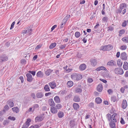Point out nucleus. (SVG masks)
I'll list each match as a JSON object with an SVG mask.
<instances>
[{"label": "nucleus", "instance_id": "obj_1", "mask_svg": "<svg viewBox=\"0 0 128 128\" xmlns=\"http://www.w3.org/2000/svg\"><path fill=\"white\" fill-rule=\"evenodd\" d=\"M106 118L108 121L110 126L111 128H116L115 123L117 122L118 114L117 113H114L111 115L110 114H106Z\"/></svg>", "mask_w": 128, "mask_h": 128}, {"label": "nucleus", "instance_id": "obj_2", "mask_svg": "<svg viewBox=\"0 0 128 128\" xmlns=\"http://www.w3.org/2000/svg\"><path fill=\"white\" fill-rule=\"evenodd\" d=\"M71 78L74 80H79L82 78V76L77 73H73L71 76Z\"/></svg>", "mask_w": 128, "mask_h": 128}, {"label": "nucleus", "instance_id": "obj_3", "mask_svg": "<svg viewBox=\"0 0 128 128\" xmlns=\"http://www.w3.org/2000/svg\"><path fill=\"white\" fill-rule=\"evenodd\" d=\"M113 48L112 46L110 44L102 46L100 48V50L103 51H108L111 50Z\"/></svg>", "mask_w": 128, "mask_h": 128}, {"label": "nucleus", "instance_id": "obj_4", "mask_svg": "<svg viewBox=\"0 0 128 128\" xmlns=\"http://www.w3.org/2000/svg\"><path fill=\"white\" fill-rule=\"evenodd\" d=\"M114 72L116 74L120 75H122L124 73L123 70L118 68H116L114 70Z\"/></svg>", "mask_w": 128, "mask_h": 128}, {"label": "nucleus", "instance_id": "obj_5", "mask_svg": "<svg viewBox=\"0 0 128 128\" xmlns=\"http://www.w3.org/2000/svg\"><path fill=\"white\" fill-rule=\"evenodd\" d=\"M120 58L122 60H126L127 59V54L125 52H122L120 54Z\"/></svg>", "mask_w": 128, "mask_h": 128}, {"label": "nucleus", "instance_id": "obj_6", "mask_svg": "<svg viewBox=\"0 0 128 128\" xmlns=\"http://www.w3.org/2000/svg\"><path fill=\"white\" fill-rule=\"evenodd\" d=\"M90 62L91 65L93 66H95L97 64V60L96 59H91L90 60Z\"/></svg>", "mask_w": 128, "mask_h": 128}, {"label": "nucleus", "instance_id": "obj_7", "mask_svg": "<svg viewBox=\"0 0 128 128\" xmlns=\"http://www.w3.org/2000/svg\"><path fill=\"white\" fill-rule=\"evenodd\" d=\"M13 99H10L7 102V104L9 105L11 108L13 107L14 106V103L13 102Z\"/></svg>", "mask_w": 128, "mask_h": 128}, {"label": "nucleus", "instance_id": "obj_8", "mask_svg": "<svg viewBox=\"0 0 128 128\" xmlns=\"http://www.w3.org/2000/svg\"><path fill=\"white\" fill-rule=\"evenodd\" d=\"M26 76L27 77V80L28 81L30 82H32L33 80V78L32 75L30 73H28L26 74Z\"/></svg>", "mask_w": 128, "mask_h": 128}, {"label": "nucleus", "instance_id": "obj_9", "mask_svg": "<svg viewBox=\"0 0 128 128\" xmlns=\"http://www.w3.org/2000/svg\"><path fill=\"white\" fill-rule=\"evenodd\" d=\"M107 65L110 66H116L115 61L113 60H112L109 61L107 63Z\"/></svg>", "mask_w": 128, "mask_h": 128}, {"label": "nucleus", "instance_id": "obj_10", "mask_svg": "<svg viewBox=\"0 0 128 128\" xmlns=\"http://www.w3.org/2000/svg\"><path fill=\"white\" fill-rule=\"evenodd\" d=\"M50 110L51 112L53 114H56L58 112L57 109L54 106L50 107Z\"/></svg>", "mask_w": 128, "mask_h": 128}, {"label": "nucleus", "instance_id": "obj_11", "mask_svg": "<svg viewBox=\"0 0 128 128\" xmlns=\"http://www.w3.org/2000/svg\"><path fill=\"white\" fill-rule=\"evenodd\" d=\"M0 59L1 60L2 62L6 61L8 60V58L7 56L4 55H2L0 57Z\"/></svg>", "mask_w": 128, "mask_h": 128}, {"label": "nucleus", "instance_id": "obj_12", "mask_svg": "<svg viewBox=\"0 0 128 128\" xmlns=\"http://www.w3.org/2000/svg\"><path fill=\"white\" fill-rule=\"evenodd\" d=\"M127 106V104L126 100H123L122 101V108L123 109H125Z\"/></svg>", "mask_w": 128, "mask_h": 128}, {"label": "nucleus", "instance_id": "obj_13", "mask_svg": "<svg viewBox=\"0 0 128 128\" xmlns=\"http://www.w3.org/2000/svg\"><path fill=\"white\" fill-rule=\"evenodd\" d=\"M86 67V65L84 64H81L79 66V68L81 70H85Z\"/></svg>", "mask_w": 128, "mask_h": 128}, {"label": "nucleus", "instance_id": "obj_14", "mask_svg": "<svg viewBox=\"0 0 128 128\" xmlns=\"http://www.w3.org/2000/svg\"><path fill=\"white\" fill-rule=\"evenodd\" d=\"M44 96L43 93L41 92H38L36 94V97L38 98H41Z\"/></svg>", "mask_w": 128, "mask_h": 128}, {"label": "nucleus", "instance_id": "obj_15", "mask_svg": "<svg viewBox=\"0 0 128 128\" xmlns=\"http://www.w3.org/2000/svg\"><path fill=\"white\" fill-rule=\"evenodd\" d=\"M73 107L75 110L78 111L80 108L79 104L76 103H74L73 104Z\"/></svg>", "mask_w": 128, "mask_h": 128}, {"label": "nucleus", "instance_id": "obj_16", "mask_svg": "<svg viewBox=\"0 0 128 128\" xmlns=\"http://www.w3.org/2000/svg\"><path fill=\"white\" fill-rule=\"evenodd\" d=\"M48 101V104L50 106L52 107L55 106V104L52 98L49 99Z\"/></svg>", "mask_w": 128, "mask_h": 128}, {"label": "nucleus", "instance_id": "obj_17", "mask_svg": "<svg viewBox=\"0 0 128 128\" xmlns=\"http://www.w3.org/2000/svg\"><path fill=\"white\" fill-rule=\"evenodd\" d=\"M103 88L102 85V84H99L97 86L96 88L98 92H101L102 91Z\"/></svg>", "mask_w": 128, "mask_h": 128}, {"label": "nucleus", "instance_id": "obj_18", "mask_svg": "<svg viewBox=\"0 0 128 128\" xmlns=\"http://www.w3.org/2000/svg\"><path fill=\"white\" fill-rule=\"evenodd\" d=\"M73 100L75 102H78L80 101V99L78 95H76L74 96Z\"/></svg>", "mask_w": 128, "mask_h": 128}, {"label": "nucleus", "instance_id": "obj_19", "mask_svg": "<svg viewBox=\"0 0 128 128\" xmlns=\"http://www.w3.org/2000/svg\"><path fill=\"white\" fill-rule=\"evenodd\" d=\"M44 75L43 73L41 71L38 72L36 74L37 76L40 78H42L43 76Z\"/></svg>", "mask_w": 128, "mask_h": 128}, {"label": "nucleus", "instance_id": "obj_20", "mask_svg": "<svg viewBox=\"0 0 128 128\" xmlns=\"http://www.w3.org/2000/svg\"><path fill=\"white\" fill-rule=\"evenodd\" d=\"M48 84L52 89H54L56 86V84L54 82H50Z\"/></svg>", "mask_w": 128, "mask_h": 128}, {"label": "nucleus", "instance_id": "obj_21", "mask_svg": "<svg viewBox=\"0 0 128 128\" xmlns=\"http://www.w3.org/2000/svg\"><path fill=\"white\" fill-rule=\"evenodd\" d=\"M54 100L55 102L57 104L60 102V100L59 97L58 96H56L54 98Z\"/></svg>", "mask_w": 128, "mask_h": 128}, {"label": "nucleus", "instance_id": "obj_22", "mask_svg": "<svg viewBox=\"0 0 128 128\" xmlns=\"http://www.w3.org/2000/svg\"><path fill=\"white\" fill-rule=\"evenodd\" d=\"M123 68L125 70H128V63L126 62H124V63Z\"/></svg>", "mask_w": 128, "mask_h": 128}, {"label": "nucleus", "instance_id": "obj_23", "mask_svg": "<svg viewBox=\"0 0 128 128\" xmlns=\"http://www.w3.org/2000/svg\"><path fill=\"white\" fill-rule=\"evenodd\" d=\"M53 71V70L50 69H48L45 72V74L47 76H49Z\"/></svg>", "mask_w": 128, "mask_h": 128}, {"label": "nucleus", "instance_id": "obj_24", "mask_svg": "<svg viewBox=\"0 0 128 128\" xmlns=\"http://www.w3.org/2000/svg\"><path fill=\"white\" fill-rule=\"evenodd\" d=\"M126 7V4L124 3H123L120 4L119 7L122 10L123 9H125Z\"/></svg>", "mask_w": 128, "mask_h": 128}, {"label": "nucleus", "instance_id": "obj_25", "mask_svg": "<svg viewBox=\"0 0 128 128\" xmlns=\"http://www.w3.org/2000/svg\"><path fill=\"white\" fill-rule=\"evenodd\" d=\"M43 120L42 116H37L35 118V121L36 122H40L42 121Z\"/></svg>", "mask_w": 128, "mask_h": 128}, {"label": "nucleus", "instance_id": "obj_26", "mask_svg": "<svg viewBox=\"0 0 128 128\" xmlns=\"http://www.w3.org/2000/svg\"><path fill=\"white\" fill-rule=\"evenodd\" d=\"M58 115L59 118H61L64 116V113L62 111H59L58 113Z\"/></svg>", "mask_w": 128, "mask_h": 128}, {"label": "nucleus", "instance_id": "obj_27", "mask_svg": "<svg viewBox=\"0 0 128 128\" xmlns=\"http://www.w3.org/2000/svg\"><path fill=\"white\" fill-rule=\"evenodd\" d=\"M96 102L98 104H100L102 102V99L99 97L96 98L95 99Z\"/></svg>", "mask_w": 128, "mask_h": 128}, {"label": "nucleus", "instance_id": "obj_28", "mask_svg": "<svg viewBox=\"0 0 128 128\" xmlns=\"http://www.w3.org/2000/svg\"><path fill=\"white\" fill-rule=\"evenodd\" d=\"M75 91L76 92L81 93L82 92V89L78 87H76L74 89Z\"/></svg>", "mask_w": 128, "mask_h": 128}, {"label": "nucleus", "instance_id": "obj_29", "mask_svg": "<svg viewBox=\"0 0 128 128\" xmlns=\"http://www.w3.org/2000/svg\"><path fill=\"white\" fill-rule=\"evenodd\" d=\"M27 31V33H29L30 35L31 34V32L32 31V29H31L30 27H28V28L26 30Z\"/></svg>", "mask_w": 128, "mask_h": 128}, {"label": "nucleus", "instance_id": "obj_30", "mask_svg": "<svg viewBox=\"0 0 128 128\" xmlns=\"http://www.w3.org/2000/svg\"><path fill=\"white\" fill-rule=\"evenodd\" d=\"M122 62L120 60L118 59L117 62V65L119 67H121L122 66Z\"/></svg>", "mask_w": 128, "mask_h": 128}, {"label": "nucleus", "instance_id": "obj_31", "mask_svg": "<svg viewBox=\"0 0 128 128\" xmlns=\"http://www.w3.org/2000/svg\"><path fill=\"white\" fill-rule=\"evenodd\" d=\"M44 89L45 90L46 92H49L50 90V87L48 84L45 85Z\"/></svg>", "mask_w": 128, "mask_h": 128}, {"label": "nucleus", "instance_id": "obj_32", "mask_svg": "<svg viewBox=\"0 0 128 128\" xmlns=\"http://www.w3.org/2000/svg\"><path fill=\"white\" fill-rule=\"evenodd\" d=\"M13 112H14L18 113L19 112L18 108L16 107L14 108H12Z\"/></svg>", "mask_w": 128, "mask_h": 128}, {"label": "nucleus", "instance_id": "obj_33", "mask_svg": "<svg viewBox=\"0 0 128 128\" xmlns=\"http://www.w3.org/2000/svg\"><path fill=\"white\" fill-rule=\"evenodd\" d=\"M56 43L54 42L52 43L49 46V48L50 49H52L54 48L56 46Z\"/></svg>", "mask_w": 128, "mask_h": 128}, {"label": "nucleus", "instance_id": "obj_34", "mask_svg": "<svg viewBox=\"0 0 128 128\" xmlns=\"http://www.w3.org/2000/svg\"><path fill=\"white\" fill-rule=\"evenodd\" d=\"M122 40L126 43H128V36H127L122 38Z\"/></svg>", "mask_w": 128, "mask_h": 128}, {"label": "nucleus", "instance_id": "obj_35", "mask_svg": "<svg viewBox=\"0 0 128 128\" xmlns=\"http://www.w3.org/2000/svg\"><path fill=\"white\" fill-rule=\"evenodd\" d=\"M67 84L69 87H70L73 86V83L72 82L70 81L67 82Z\"/></svg>", "mask_w": 128, "mask_h": 128}, {"label": "nucleus", "instance_id": "obj_36", "mask_svg": "<svg viewBox=\"0 0 128 128\" xmlns=\"http://www.w3.org/2000/svg\"><path fill=\"white\" fill-rule=\"evenodd\" d=\"M39 108V106L38 104H34L33 105V106L32 107V112L34 111L35 109Z\"/></svg>", "mask_w": 128, "mask_h": 128}, {"label": "nucleus", "instance_id": "obj_37", "mask_svg": "<svg viewBox=\"0 0 128 128\" xmlns=\"http://www.w3.org/2000/svg\"><path fill=\"white\" fill-rule=\"evenodd\" d=\"M125 31L124 30L122 29L120 30L119 32V36H121L122 34H123L124 33Z\"/></svg>", "mask_w": 128, "mask_h": 128}, {"label": "nucleus", "instance_id": "obj_38", "mask_svg": "<svg viewBox=\"0 0 128 128\" xmlns=\"http://www.w3.org/2000/svg\"><path fill=\"white\" fill-rule=\"evenodd\" d=\"M72 94H70L65 97V99L66 100H68L72 97Z\"/></svg>", "mask_w": 128, "mask_h": 128}, {"label": "nucleus", "instance_id": "obj_39", "mask_svg": "<svg viewBox=\"0 0 128 128\" xmlns=\"http://www.w3.org/2000/svg\"><path fill=\"white\" fill-rule=\"evenodd\" d=\"M127 48V46L126 45H123L121 46L120 49L122 50H126Z\"/></svg>", "mask_w": 128, "mask_h": 128}, {"label": "nucleus", "instance_id": "obj_40", "mask_svg": "<svg viewBox=\"0 0 128 128\" xmlns=\"http://www.w3.org/2000/svg\"><path fill=\"white\" fill-rule=\"evenodd\" d=\"M75 36L76 38H78L80 36V33L78 32H76L75 33Z\"/></svg>", "mask_w": 128, "mask_h": 128}, {"label": "nucleus", "instance_id": "obj_41", "mask_svg": "<svg viewBox=\"0 0 128 128\" xmlns=\"http://www.w3.org/2000/svg\"><path fill=\"white\" fill-rule=\"evenodd\" d=\"M9 122L10 121L8 120H4L2 124L4 125L5 126L8 124Z\"/></svg>", "mask_w": 128, "mask_h": 128}, {"label": "nucleus", "instance_id": "obj_42", "mask_svg": "<svg viewBox=\"0 0 128 128\" xmlns=\"http://www.w3.org/2000/svg\"><path fill=\"white\" fill-rule=\"evenodd\" d=\"M116 100V96H113L111 97V100L114 102H115Z\"/></svg>", "mask_w": 128, "mask_h": 128}, {"label": "nucleus", "instance_id": "obj_43", "mask_svg": "<svg viewBox=\"0 0 128 128\" xmlns=\"http://www.w3.org/2000/svg\"><path fill=\"white\" fill-rule=\"evenodd\" d=\"M122 10L119 7V8H116V12L117 14H120L122 12Z\"/></svg>", "mask_w": 128, "mask_h": 128}, {"label": "nucleus", "instance_id": "obj_44", "mask_svg": "<svg viewBox=\"0 0 128 128\" xmlns=\"http://www.w3.org/2000/svg\"><path fill=\"white\" fill-rule=\"evenodd\" d=\"M55 107L57 110H59L62 108V106L60 104H56Z\"/></svg>", "mask_w": 128, "mask_h": 128}, {"label": "nucleus", "instance_id": "obj_45", "mask_svg": "<svg viewBox=\"0 0 128 128\" xmlns=\"http://www.w3.org/2000/svg\"><path fill=\"white\" fill-rule=\"evenodd\" d=\"M88 106L90 108H94V103L93 102L90 103L88 104Z\"/></svg>", "mask_w": 128, "mask_h": 128}, {"label": "nucleus", "instance_id": "obj_46", "mask_svg": "<svg viewBox=\"0 0 128 128\" xmlns=\"http://www.w3.org/2000/svg\"><path fill=\"white\" fill-rule=\"evenodd\" d=\"M8 120H12L14 121L16 120V118L14 116H9L8 118Z\"/></svg>", "mask_w": 128, "mask_h": 128}, {"label": "nucleus", "instance_id": "obj_47", "mask_svg": "<svg viewBox=\"0 0 128 128\" xmlns=\"http://www.w3.org/2000/svg\"><path fill=\"white\" fill-rule=\"evenodd\" d=\"M30 96L32 97L33 99H36V96L35 94L33 92H31L30 94Z\"/></svg>", "mask_w": 128, "mask_h": 128}, {"label": "nucleus", "instance_id": "obj_48", "mask_svg": "<svg viewBox=\"0 0 128 128\" xmlns=\"http://www.w3.org/2000/svg\"><path fill=\"white\" fill-rule=\"evenodd\" d=\"M9 108L8 105H6L4 107V110L5 111H7L9 110Z\"/></svg>", "mask_w": 128, "mask_h": 128}, {"label": "nucleus", "instance_id": "obj_49", "mask_svg": "<svg viewBox=\"0 0 128 128\" xmlns=\"http://www.w3.org/2000/svg\"><path fill=\"white\" fill-rule=\"evenodd\" d=\"M87 80L88 82L90 83L93 82V80L92 78H88Z\"/></svg>", "mask_w": 128, "mask_h": 128}, {"label": "nucleus", "instance_id": "obj_50", "mask_svg": "<svg viewBox=\"0 0 128 128\" xmlns=\"http://www.w3.org/2000/svg\"><path fill=\"white\" fill-rule=\"evenodd\" d=\"M127 24L126 22V20H124V22L122 23V27H125L126 25Z\"/></svg>", "mask_w": 128, "mask_h": 128}, {"label": "nucleus", "instance_id": "obj_51", "mask_svg": "<svg viewBox=\"0 0 128 128\" xmlns=\"http://www.w3.org/2000/svg\"><path fill=\"white\" fill-rule=\"evenodd\" d=\"M31 121V119L30 118H28L27 119V120L26 121L25 124H26L28 125H29L30 124V122Z\"/></svg>", "mask_w": 128, "mask_h": 128}, {"label": "nucleus", "instance_id": "obj_52", "mask_svg": "<svg viewBox=\"0 0 128 128\" xmlns=\"http://www.w3.org/2000/svg\"><path fill=\"white\" fill-rule=\"evenodd\" d=\"M120 122L121 124H125V122L124 120L122 117H121L120 118Z\"/></svg>", "mask_w": 128, "mask_h": 128}, {"label": "nucleus", "instance_id": "obj_53", "mask_svg": "<svg viewBox=\"0 0 128 128\" xmlns=\"http://www.w3.org/2000/svg\"><path fill=\"white\" fill-rule=\"evenodd\" d=\"M108 20V18L106 16H104L102 19V20L104 22H106Z\"/></svg>", "mask_w": 128, "mask_h": 128}, {"label": "nucleus", "instance_id": "obj_54", "mask_svg": "<svg viewBox=\"0 0 128 128\" xmlns=\"http://www.w3.org/2000/svg\"><path fill=\"white\" fill-rule=\"evenodd\" d=\"M70 16V15H67L64 18L66 21H67L69 19Z\"/></svg>", "mask_w": 128, "mask_h": 128}, {"label": "nucleus", "instance_id": "obj_55", "mask_svg": "<svg viewBox=\"0 0 128 128\" xmlns=\"http://www.w3.org/2000/svg\"><path fill=\"white\" fill-rule=\"evenodd\" d=\"M29 126V125L25 123L22 125V128H28Z\"/></svg>", "mask_w": 128, "mask_h": 128}, {"label": "nucleus", "instance_id": "obj_56", "mask_svg": "<svg viewBox=\"0 0 128 128\" xmlns=\"http://www.w3.org/2000/svg\"><path fill=\"white\" fill-rule=\"evenodd\" d=\"M41 126L40 125H35L34 126H32V128H39Z\"/></svg>", "mask_w": 128, "mask_h": 128}, {"label": "nucleus", "instance_id": "obj_57", "mask_svg": "<svg viewBox=\"0 0 128 128\" xmlns=\"http://www.w3.org/2000/svg\"><path fill=\"white\" fill-rule=\"evenodd\" d=\"M28 72L31 73L33 76H35L36 74V72L34 71H29Z\"/></svg>", "mask_w": 128, "mask_h": 128}, {"label": "nucleus", "instance_id": "obj_58", "mask_svg": "<svg viewBox=\"0 0 128 128\" xmlns=\"http://www.w3.org/2000/svg\"><path fill=\"white\" fill-rule=\"evenodd\" d=\"M107 92L109 94H110L112 93L113 91L111 89H109L108 90Z\"/></svg>", "mask_w": 128, "mask_h": 128}, {"label": "nucleus", "instance_id": "obj_59", "mask_svg": "<svg viewBox=\"0 0 128 128\" xmlns=\"http://www.w3.org/2000/svg\"><path fill=\"white\" fill-rule=\"evenodd\" d=\"M108 31L109 30L112 31L114 29L113 27L111 26L108 27Z\"/></svg>", "mask_w": 128, "mask_h": 128}, {"label": "nucleus", "instance_id": "obj_60", "mask_svg": "<svg viewBox=\"0 0 128 128\" xmlns=\"http://www.w3.org/2000/svg\"><path fill=\"white\" fill-rule=\"evenodd\" d=\"M15 23V22H14L12 24L10 27V30H11L14 27V26Z\"/></svg>", "mask_w": 128, "mask_h": 128}, {"label": "nucleus", "instance_id": "obj_61", "mask_svg": "<svg viewBox=\"0 0 128 128\" xmlns=\"http://www.w3.org/2000/svg\"><path fill=\"white\" fill-rule=\"evenodd\" d=\"M77 56L78 58H81L82 56V54L80 53H78L77 55Z\"/></svg>", "mask_w": 128, "mask_h": 128}, {"label": "nucleus", "instance_id": "obj_62", "mask_svg": "<svg viewBox=\"0 0 128 128\" xmlns=\"http://www.w3.org/2000/svg\"><path fill=\"white\" fill-rule=\"evenodd\" d=\"M100 81H102L105 84H106L107 82V81L104 79L100 78Z\"/></svg>", "mask_w": 128, "mask_h": 128}, {"label": "nucleus", "instance_id": "obj_63", "mask_svg": "<svg viewBox=\"0 0 128 128\" xmlns=\"http://www.w3.org/2000/svg\"><path fill=\"white\" fill-rule=\"evenodd\" d=\"M19 79H20L21 80V82L22 83L24 81V78L22 76H20L19 78Z\"/></svg>", "mask_w": 128, "mask_h": 128}, {"label": "nucleus", "instance_id": "obj_64", "mask_svg": "<svg viewBox=\"0 0 128 128\" xmlns=\"http://www.w3.org/2000/svg\"><path fill=\"white\" fill-rule=\"evenodd\" d=\"M66 46V44H64L63 45H62L60 46V48L61 49L64 48Z\"/></svg>", "mask_w": 128, "mask_h": 128}]
</instances>
